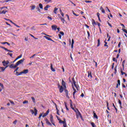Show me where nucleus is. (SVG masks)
I'll return each mask as SVG.
<instances>
[{"instance_id": "nucleus-25", "label": "nucleus", "mask_w": 127, "mask_h": 127, "mask_svg": "<svg viewBox=\"0 0 127 127\" xmlns=\"http://www.w3.org/2000/svg\"><path fill=\"white\" fill-rule=\"evenodd\" d=\"M59 123L60 124H63V125L64 124H66V121H62V120H60Z\"/></svg>"}, {"instance_id": "nucleus-47", "label": "nucleus", "mask_w": 127, "mask_h": 127, "mask_svg": "<svg viewBox=\"0 0 127 127\" xmlns=\"http://www.w3.org/2000/svg\"><path fill=\"white\" fill-rule=\"evenodd\" d=\"M47 115H48V114L45 113L44 114H43V116H42L43 117V118H45V117H46Z\"/></svg>"}, {"instance_id": "nucleus-57", "label": "nucleus", "mask_w": 127, "mask_h": 127, "mask_svg": "<svg viewBox=\"0 0 127 127\" xmlns=\"http://www.w3.org/2000/svg\"><path fill=\"white\" fill-rule=\"evenodd\" d=\"M121 42H119L118 44V48H120L121 47Z\"/></svg>"}, {"instance_id": "nucleus-17", "label": "nucleus", "mask_w": 127, "mask_h": 127, "mask_svg": "<svg viewBox=\"0 0 127 127\" xmlns=\"http://www.w3.org/2000/svg\"><path fill=\"white\" fill-rule=\"evenodd\" d=\"M121 72L122 75H125V77H127V73H126L125 72H124L122 69H121Z\"/></svg>"}, {"instance_id": "nucleus-48", "label": "nucleus", "mask_w": 127, "mask_h": 127, "mask_svg": "<svg viewBox=\"0 0 127 127\" xmlns=\"http://www.w3.org/2000/svg\"><path fill=\"white\" fill-rule=\"evenodd\" d=\"M22 74H24L23 72H22V71L20 72L18 74H17V76L20 75H22Z\"/></svg>"}, {"instance_id": "nucleus-8", "label": "nucleus", "mask_w": 127, "mask_h": 127, "mask_svg": "<svg viewBox=\"0 0 127 127\" xmlns=\"http://www.w3.org/2000/svg\"><path fill=\"white\" fill-rule=\"evenodd\" d=\"M8 66L9 68H10V69H14L16 68L18 65H17L16 64H15V65H14V64H12L10 65H8Z\"/></svg>"}, {"instance_id": "nucleus-60", "label": "nucleus", "mask_w": 127, "mask_h": 127, "mask_svg": "<svg viewBox=\"0 0 127 127\" xmlns=\"http://www.w3.org/2000/svg\"><path fill=\"white\" fill-rule=\"evenodd\" d=\"M87 36H88V37H89L90 36V33L88 31H87Z\"/></svg>"}, {"instance_id": "nucleus-42", "label": "nucleus", "mask_w": 127, "mask_h": 127, "mask_svg": "<svg viewBox=\"0 0 127 127\" xmlns=\"http://www.w3.org/2000/svg\"><path fill=\"white\" fill-rule=\"evenodd\" d=\"M0 48L2 49H4L5 50V51L7 50V48H5L4 47H2V46H0Z\"/></svg>"}, {"instance_id": "nucleus-6", "label": "nucleus", "mask_w": 127, "mask_h": 127, "mask_svg": "<svg viewBox=\"0 0 127 127\" xmlns=\"http://www.w3.org/2000/svg\"><path fill=\"white\" fill-rule=\"evenodd\" d=\"M25 61V59L23 58L22 60L18 61L17 62V63L15 64H16V65L18 66L19 65H20V64H21L22 63H23Z\"/></svg>"}, {"instance_id": "nucleus-11", "label": "nucleus", "mask_w": 127, "mask_h": 127, "mask_svg": "<svg viewBox=\"0 0 127 127\" xmlns=\"http://www.w3.org/2000/svg\"><path fill=\"white\" fill-rule=\"evenodd\" d=\"M53 104H54L55 105L56 110H57V114L58 116H60L59 110L58 108H57V105L56 103L53 102Z\"/></svg>"}, {"instance_id": "nucleus-44", "label": "nucleus", "mask_w": 127, "mask_h": 127, "mask_svg": "<svg viewBox=\"0 0 127 127\" xmlns=\"http://www.w3.org/2000/svg\"><path fill=\"white\" fill-rule=\"evenodd\" d=\"M29 102H28V101L26 100L23 102V104H28Z\"/></svg>"}, {"instance_id": "nucleus-53", "label": "nucleus", "mask_w": 127, "mask_h": 127, "mask_svg": "<svg viewBox=\"0 0 127 127\" xmlns=\"http://www.w3.org/2000/svg\"><path fill=\"white\" fill-rule=\"evenodd\" d=\"M17 122V120L14 121L13 122V124L14 125H16Z\"/></svg>"}, {"instance_id": "nucleus-55", "label": "nucleus", "mask_w": 127, "mask_h": 127, "mask_svg": "<svg viewBox=\"0 0 127 127\" xmlns=\"http://www.w3.org/2000/svg\"><path fill=\"white\" fill-rule=\"evenodd\" d=\"M65 16H67V20H68V21L70 20V19H69V15L68 14H66L65 15Z\"/></svg>"}, {"instance_id": "nucleus-50", "label": "nucleus", "mask_w": 127, "mask_h": 127, "mask_svg": "<svg viewBox=\"0 0 127 127\" xmlns=\"http://www.w3.org/2000/svg\"><path fill=\"white\" fill-rule=\"evenodd\" d=\"M31 98H32V100L33 101V102L35 103V99L34 97H31Z\"/></svg>"}, {"instance_id": "nucleus-16", "label": "nucleus", "mask_w": 127, "mask_h": 127, "mask_svg": "<svg viewBox=\"0 0 127 127\" xmlns=\"http://www.w3.org/2000/svg\"><path fill=\"white\" fill-rule=\"evenodd\" d=\"M92 24L93 25L94 27L97 25L96 22H95V20L94 19L92 20Z\"/></svg>"}, {"instance_id": "nucleus-43", "label": "nucleus", "mask_w": 127, "mask_h": 127, "mask_svg": "<svg viewBox=\"0 0 127 127\" xmlns=\"http://www.w3.org/2000/svg\"><path fill=\"white\" fill-rule=\"evenodd\" d=\"M0 86L1 87V88L4 89V85L0 82Z\"/></svg>"}, {"instance_id": "nucleus-37", "label": "nucleus", "mask_w": 127, "mask_h": 127, "mask_svg": "<svg viewBox=\"0 0 127 127\" xmlns=\"http://www.w3.org/2000/svg\"><path fill=\"white\" fill-rule=\"evenodd\" d=\"M22 55H20V56H18L17 57V58H16V60H18V59H20V58H22Z\"/></svg>"}, {"instance_id": "nucleus-2", "label": "nucleus", "mask_w": 127, "mask_h": 127, "mask_svg": "<svg viewBox=\"0 0 127 127\" xmlns=\"http://www.w3.org/2000/svg\"><path fill=\"white\" fill-rule=\"evenodd\" d=\"M2 64H3V66H5L6 67H7L9 66V65H8V64H9V61H3L2 62Z\"/></svg>"}, {"instance_id": "nucleus-19", "label": "nucleus", "mask_w": 127, "mask_h": 127, "mask_svg": "<svg viewBox=\"0 0 127 127\" xmlns=\"http://www.w3.org/2000/svg\"><path fill=\"white\" fill-rule=\"evenodd\" d=\"M24 74H27L28 72H29L28 69H24L23 71H22Z\"/></svg>"}, {"instance_id": "nucleus-27", "label": "nucleus", "mask_w": 127, "mask_h": 127, "mask_svg": "<svg viewBox=\"0 0 127 127\" xmlns=\"http://www.w3.org/2000/svg\"><path fill=\"white\" fill-rule=\"evenodd\" d=\"M58 10V8H57V7H55V9H54V11H53V12H54V13L55 14H57V11Z\"/></svg>"}, {"instance_id": "nucleus-22", "label": "nucleus", "mask_w": 127, "mask_h": 127, "mask_svg": "<svg viewBox=\"0 0 127 127\" xmlns=\"http://www.w3.org/2000/svg\"><path fill=\"white\" fill-rule=\"evenodd\" d=\"M70 108H71L73 110H74V108L73 107V103L72 102L71 100H70Z\"/></svg>"}, {"instance_id": "nucleus-46", "label": "nucleus", "mask_w": 127, "mask_h": 127, "mask_svg": "<svg viewBox=\"0 0 127 127\" xmlns=\"http://www.w3.org/2000/svg\"><path fill=\"white\" fill-rule=\"evenodd\" d=\"M85 2L88 3H91L92 1H89V0H85Z\"/></svg>"}, {"instance_id": "nucleus-35", "label": "nucleus", "mask_w": 127, "mask_h": 127, "mask_svg": "<svg viewBox=\"0 0 127 127\" xmlns=\"http://www.w3.org/2000/svg\"><path fill=\"white\" fill-rule=\"evenodd\" d=\"M91 125L92 126V127H96V126L94 123H91Z\"/></svg>"}, {"instance_id": "nucleus-3", "label": "nucleus", "mask_w": 127, "mask_h": 127, "mask_svg": "<svg viewBox=\"0 0 127 127\" xmlns=\"http://www.w3.org/2000/svg\"><path fill=\"white\" fill-rule=\"evenodd\" d=\"M38 112V111H37V110L35 108H34V111L32 109L30 110V112L32 113V115L34 114L35 116H37Z\"/></svg>"}, {"instance_id": "nucleus-39", "label": "nucleus", "mask_w": 127, "mask_h": 127, "mask_svg": "<svg viewBox=\"0 0 127 127\" xmlns=\"http://www.w3.org/2000/svg\"><path fill=\"white\" fill-rule=\"evenodd\" d=\"M125 62H126V61H125V60H124V61L122 62V66H123V67H125Z\"/></svg>"}, {"instance_id": "nucleus-58", "label": "nucleus", "mask_w": 127, "mask_h": 127, "mask_svg": "<svg viewBox=\"0 0 127 127\" xmlns=\"http://www.w3.org/2000/svg\"><path fill=\"white\" fill-rule=\"evenodd\" d=\"M36 55V54H34L33 55V56H32V57H30V59H32V58H34V57Z\"/></svg>"}, {"instance_id": "nucleus-26", "label": "nucleus", "mask_w": 127, "mask_h": 127, "mask_svg": "<svg viewBox=\"0 0 127 127\" xmlns=\"http://www.w3.org/2000/svg\"><path fill=\"white\" fill-rule=\"evenodd\" d=\"M51 70H52L53 72H55L56 71V70L54 68L52 64H51Z\"/></svg>"}, {"instance_id": "nucleus-31", "label": "nucleus", "mask_w": 127, "mask_h": 127, "mask_svg": "<svg viewBox=\"0 0 127 127\" xmlns=\"http://www.w3.org/2000/svg\"><path fill=\"white\" fill-rule=\"evenodd\" d=\"M74 43V40L72 39V40H71V49H73V48Z\"/></svg>"}, {"instance_id": "nucleus-33", "label": "nucleus", "mask_w": 127, "mask_h": 127, "mask_svg": "<svg viewBox=\"0 0 127 127\" xmlns=\"http://www.w3.org/2000/svg\"><path fill=\"white\" fill-rule=\"evenodd\" d=\"M52 0H45L44 1L45 2H47V4L49 3L50 2H51Z\"/></svg>"}, {"instance_id": "nucleus-59", "label": "nucleus", "mask_w": 127, "mask_h": 127, "mask_svg": "<svg viewBox=\"0 0 127 127\" xmlns=\"http://www.w3.org/2000/svg\"><path fill=\"white\" fill-rule=\"evenodd\" d=\"M42 116V114H40L39 117H38V119H41Z\"/></svg>"}, {"instance_id": "nucleus-1", "label": "nucleus", "mask_w": 127, "mask_h": 127, "mask_svg": "<svg viewBox=\"0 0 127 127\" xmlns=\"http://www.w3.org/2000/svg\"><path fill=\"white\" fill-rule=\"evenodd\" d=\"M72 86H73V85H74L75 89H76L77 91H78L79 89V87L78 85H77L76 84V81L74 80V77H72Z\"/></svg>"}, {"instance_id": "nucleus-28", "label": "nucleus", "mask_w": 127, "mask_h": 127, "mask_svg": "<svg viewBox=\"0 0 127 127\" xmlns=\"http://www.w3.org/2000/svg\"><path fill=\"white\" fill-rule=\"evenodd\" d=\"M117 67H118L117 66H115V68H114V70H115L114 74H116V73H117Z\"/></svg>"}, {"instance_id": "nucleus-5", "label": "nucleus", "mask_w": 127, "mask_h": 127, "mask_svg": "<svg viewBox=\"0 0 127 127\" xmlns=\"http://www.w3.org/2000/svg\"><path fill=\"white\" fill-rule=\"evenodd\" d=\"M76 111H77V113H76V118L78 119L79 117L80 118H82V115H81V114L80 112H79L78 109H76Z\"/></svg>"}, {"instance_id": "nucleus-15", "label": "nucleus", "mask_w": 127, "mask_h": 127, "mask_svg": "<svg viewBox=\"0 0 127 127\" xmlns=\"http://www.w3.org/2000/svg\"><path fill=\"white\" fill-rule=\"evenodd\" d=\"M52 30H54L55 31H56L57 26L56 25H53L52 26Z\"/></svg>"}, {"instance_id": "nucleus-30", "label": "nucleus", "mask_w": 127, "mask_h": 127, "mask_svg": "<svg viewBox=\"0 0 127 127\" xmlns=\"http://www.w3.org/2000/svg\"><path fill=\"white\" fill-rule=\"evenodd\" d=\"M6 12H7V11H4V10H3V11H1V12H0V14H5V13H6Z\"/></svg>"}, {"instance_id": "nucleus-7", "label": "nucleus", "mask_w": 127, "mask_h": 127, "mask_svg": "<svg viewBox=\"0 0 127 127\" xmlns=\"http://www.w3.org/2000/svg\"><path fill=\"white\" fill-rule=\"evenodd\" d=\"M50 120L51 123H52V124H53V125L55 126V123H54L53 115H50Z\"/></svg>"}, {"instance_id": "nucleus-41", "label": "nucleus", "mask_w": 127, "mask_h": 127, "mask_svg": "<svg viewBox=\"0 0 127 127\" xmlns=\"http://www.w3.org/2000/svg\"><path fill=\"white\" fill-rule=\"evenodd\" d=\"M122 31L125 32L127 34V30L125 29L122 28Z\"/></svg>"}, {"instance_id": "nucleus-38", "label": "nucleus", "mask_w": 127, "mask_h": 127, "mask_svg": "<svg viewBox=\"0 0 127 127\" xmlns=\"http://www.w3.org/2000/svg\"><path fill=\"white\" fill-rule=\"evenodd\" d=\"M118 103L120 105H122V102L120 100V99L118 100Z\"/></svg>"}, {"instance_id": "nucleus-23", "label": "nucleus", "mask_w": 127, "mask_h": 127, "mask_svg": "<svg viewBox=\"0 0 127 127\" xmlns=\"http://www.w3.org/2000/svg\"><path fill=\"white\" fill-rule=\"evenodd\" d=\"M7 67H4L0 66V69H1V71L4 72L5 71V69H6Z\"/></svg>"}, {"instance_id": "nucleus-4", "label": "nucleus", "mask_w": 127, "mask_h": 127, "mask_svg": "<svg viewBox=\"0 0 127 127\" xmlns=\"http://www.w3.org/2000/svg\"><path fill=\"white\" fill-rule=\"evenodd\" d=\"M58 88H59L60 93H63L64 91V88L63 87V86H61V85H60L59 84H58Z\"/></svg>"}, {"instance_id": "nucleus-61", "label": "nucleus", "mask_w": 127, "mask_h": 127, "mask_svg": "<svg viewBox=\"0 0 127 127\" xmlns=\"http://www.w3.org/2000/svg\"><path fill=\"white\" fill-rule=\"evenodd\" d=\"M93 62L96 64V67L98 66V64H97V62L95 61V60H93Z\"/></svg>"}, {"instance_id": "nucleus-63", "label": "nucleus", "mask_w": 127, "mask_h": 127, "mask_svg": "<svg viewBox=\"0 0 127 127\" xmlns=\"http://www.w3.org/2000/svg\"><path fill=\"white\" fill-rule=\"evenodd\" d=\"M37 10L38 11V12H40V11H41L40 10V9L39 7H37Z\"/></svg>"}, {"instance_id": "nucleus-20", "label": "nucleus", "mask_w": 127, "mask_h": 127, "mask_svg": "<svg viewBox=\"0 0 127 127\" xmlns=\"http://www.w3.org/2000/svg\"><path fill=\"white\" fill-rule=\"evenodd\" d=\"M93 117L94 118H96L97 120L98 119V116H97L96 113H95V111L93 112Z\"/></svg>"}, {"instance_id": "nucleus-9", "label": "nucleus", "mask_w": 127, "mask_h": 127, "mask_svg": "<svg viewBox=\"0 0 127 127\" xmlns=\"http://www.w3.org/2000/svg\"><path fill=\"white\" fill-rule=\"evenodd\" d=\"M45 122H46V124L48 125V126H52V125L51 123H50V121H49V120L48 119H45Z\"/></svg>"}, {"instance_id": "nucleus-62", "label": "nucleus", "mask_w": 127, "mask_h": 127, "mask_svg": "<svg viewBox=\"0 0 127 127\" xmlns=\"http://www.w3.org/2000/svg\"><path fill=\"white\" fill-rule=\"evenodd\" d=\"M0 43L2 45H5V44H6V43H7V42H1Z\"/></svg>"}, {"instance_id": "nucleus-34", "label": "nucleus", "mask_w": 127, "mask_h": 127, "mask_svg": "<svg viewBox=\"0 0 127 127\" xmlns=\"http://www.w3.org/2000/svg\"><path fill=\"white\" fill-rule=\"evenodd\" d=\"M107 107V110L109 111H110V108L109 107V103L108 102H106Z\"/></svg>"}, {"instance_id": "nucleus-45", "label": "nucleus", "mask_w": 127, "mask_h": 127, "mask_svg": "<svg viewBox=\"0 0 127 127\" xmlns=\"http://www.w3.org/2000/svg\"><path fill=\"white\" fill-rule=\"evenodd\" d=\"M64 104H65V109H66V110L69 111V109H68V107H67L66 103H64Z\"/></svg>"}, {"instance_id": "nucleus-64", "label": "nucleus", "mask_w": 127, "mask_h": 127, "mask_svg": "<svg viewBox=\"0 0 127 127\" xmlns=\"http://www.w3.org/2000/svg\"><path fill=\"white\" fill-rule=\"evenodd\" d=\"M113 61H114V62H115V61H116V62H117V60H116L115 58H113Z\"/></svg>"}, {"instance_id": "nucleus-12", "label": "nucleus", "mask_w": 127, "mask_h": 127, "mask_svg": "<svg viewBox=\"0 0 127 127\" xmlns=\"http://www.w3.org/2000/svg\"><path fill=\"white\" fill-rule=\"evenodd\" d=\"M62 85L63 87H64V89H66L65 82H64V81L63 79L62 81Z\"/></svg>"}, {"instance_id": "nucleus-29", "label": "nucleus", "mask_w": 127, "mask_h": 127, "mask_svg": "<svg viewBox=\"0 0 127 127\" xmlns=\"http://www.w3.org/2000/svg\"><path fill=\"white\" fill-rule=\"evenodd\" d=\"M44 38H45L46 39L48 40V41H52V39L47 36H44Z\"/></svg>"}, {"instance_id": "nucleus-51", "label": "nucleus", "mask_w": 127, "mask_h": 127, "mask_svg": "<svg viewBox=\"0 0 127 127\" xmlns=\"http://www.w3.org/2000/svg\"><path fill=\"white\" fill-rule=\"evenodd\" d=\"M19 69V67H17L15 70H14V72H17L18 70Z\"/></svg>"}, {"instance_id": "nucleus-52", "label": "nucleus", "mask_w": 127, "mask_h": 127, "mask_svg": "<svg viewBox=\"0 0 127 127\" xmlns=\"http://www.w3.org/2000/svg\"><path fill=\"white\" fill-rule=\"evenodd\" d=\"M5 51L9 52L10 53H13V51L10 50H8L7 49L5 50Z\"/></svg>"}, {"instance_id": "nucleus-21", "label": "nucleus", "mask_w": 127, "mask_h": 127, "mask_svg": "<svg viewBox=\"0 0 127 127\" xmlns=\"http://www.w3.org/2000/svg\"><path fill=\"white\" fill-rule=\"evenodd\" d=\"M60 18L61 19V21H62V22H63V23L64 24V22H65V20L64 19V18H63L62 17H60Z\"/></svg>"}, {"instance_id": "nucleus-40", "label": "nucleus", "mask_w": 127, "mask_h": 127, "mask_svg": "<svg viewBox=\"0 0 127 127\" xmlns=\"http://www.w3.org/2000/svg\"><path fill=\"white\" fill-rule=\"evenodd\" d=\"M32 8L31 9V10H34L35 8V5H33L32 7H31Z\"/></svg>"}, {"instance_id": "nucleus-56", "label": "nucleus", "mask_w": 127, "mask_h": 127, "mask_svg": "<svg viewBox=\"0 0 127 127\" xmlns=\"http://www.w3.org/2000/svg\"><path fill=\"white\" fill-rule=\"evenodd\" d=\"M44 25H47V23H44V24H39V26H44Z\"/></svg>"}, {"instance_id": "nucleus-49", "label": "nucleus", "mask_w": 127, "mask_h": 127, "mask_svg": "<svg viewBox=\"0 0 127 127\" xmlns=\"http://www.w3.org/2000/svg\"><path fill=\"white\" fill-rule=\"evenodd\" d=\"M72 14H73L75 16H79V15H77L74 12V11H72Z\"/></svg>"}, {"instance_id": "nucleus-13", "label": "nucleus", "mask_w": 127, "mask_h": 127, "mask_svg": "<svg viewBox=\"0 0 127 127\" xmlns=\"http://www.w3.org/2000/svg\"><path fill=\"white\" fill-rule=\"evenodd\" d=\"M87 73L88 74V75H87V77H88L89 78V77H90V79L93 78V76L92 75V72L91 71L87 72Z\"/></svg>"}, {"instance_id": "nucleus-36", "label": "nucleus", "mask_w": 127, "mask_h": 127, "mask_svg": "<svg viewBox=\"0 0 127 127\" xmlns=\"http://www.w3.org/2000/svg\"><path fill=\"white\" fill-rule=\"evenodd\" d=\"M39 7H40V8L43 9V5L42 4V3L39 4Z\"/></svg>"}, {"instance_id": "nucleus-18", "label": "nucleus", "mask_w": 127, "mask_h": 127, "mask_svg": "<svg viewBox=\"0 0 127 127\" xmlns=\"http://www.w3.org/2000/svg\"><path fill=\"white\" fill-rule=\"evenodd\" d=\"M117 86H116V88H118V86L120 85L121 84V82H120V80L119 79L118 80H117Z\"/></svg>"}, {"instance_id": "nucleus-10", "label": "nucleus", "mask_w": 127, "mask_h": 127, "mask_svg": "<svg viewBox=\"0 0 127 127\" xmlns=\"http://www.w3.org/2000/svg\"><path fill=\"white\" fill-rule=\"evenodd\" d=\"M64 92L65 93V97H66L67 98L69 99V97L68 96V90H67L66 88H64Z\"/></svg>"}, {"instance_id": "nucleus-14", "label": "nucleus", "mask_w": 127, "mask_h": 127, "mask_svg": "<svg viewBox=\"0 0 127 127\" xmlns=\"http://www.w3.org/2000/svg\"><path fill=\"white\" fill-rule=\"evenodd\" d=\"M72 89H73V91H74L73 95V97L74 98V95H75V93H76V90L75 88H74L73 84H72Z\"/></svg>"}, {"instance_id": "nucleus-24", "label": "nucleus", "mask_w": 127, "mask_h": 127, "mask_svg": "<svg viewBox=\"0 0 127 127\" xmlns=\"http://www.w3.org/2000/svg\"><path fill=\"white\" fill-rule=\"evenodd\" d=\"M101 45V43H100V39H99L98 40H97V47H100Z\"/></svg>"}, {"instance_id": "nucleus-32", "label": "nucleus", "mask_w": 127, "mask_h": 127, "mask_svg": "<svg viewBox=\"0 0 127 127\" xmlns=\"http://www.w3.org/2000/svg\"><path fill=\"white\" fill-rule=\"evenodd\" d=\"M104 43H105L104 47H107V48H108L109 46L107 45L108 44V42H106V40H105Z\"/></svg>"}, {"instance_id": "nucleus-54", "label": "nucleus", "mask_w": 127, "mask_h": 127, "mask_svg": "<svg viewBox=\"0 0 127 127\" xmlns=\"http://www.w3.org/2000/svg\"><path fill=\"white\" fill-rule=\"evenodd\" d=\"M60 34L61 35H62V36H64V32L61 31V32H60Z\"/></svg>"}]
</instances>
